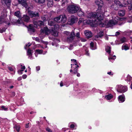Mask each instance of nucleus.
Instances as JSON below:
<instances>
[{"instance_id":"obj_23","label":"nucleus","mask_w":132,"mask_h":132,"mask_svg":"<svg viewBox=\"0 0 132 132\" xmlns=\"http://www.w3.org/2000/svg\"><path fill=\"white\" fill-rule=\"evenodd\" d=\"M22 19L24 21L27 22L29 21L30 18L28 16L24 15L22 17Z\"/></svg>"},{"instance_id":"obj_42","label":"nucleus","mask_w":132,"mask_h":132,"mask_svg":"<svg viewBox=\"0 0 132 132\" xmlns=\"http://www.w3.org/2000/svg\"><path fill=\"white\" fill-rule=\"evenodd\" d=\"M6 28H3L2 29H0V32L2 33L3 32H4L6 30Z\"/></svg>"},{"instance_id":"obj_35","label":"nucleus","mask_w":132,"mask_h":132,"mask_svg":"<svg viewBox=\"0 0 132 132\" xmlns=\"http://www.w3.org/2000/svg\"><path fill=\"white\" fill-rule=\"evenodd\" d=\"M90 47L91 49L94 50L96 49V48L94 46V43L92 42L90 44Z\"/></svg>"},{"instance_id":"obj_41","label":"nucleus","mask_w":132,"mask_h":132,"mask_svg":"<svg viewBox=\"0 0 132 132\" xmlns=\"http://www.w3.org/2000/svg\"><path fill=\"white\" fill-rule=\"evenodd\" d=\"M36 52L38 53L39 54H41L42 53L43 50H36Z\"/></svg>"},{"instance_id":"obj_1","label":"nucleus","mask_w":132,"mask_h":132,"mask_svg":"<svg viewBox=\"0 0 132 132\" xmlns=\"http://www.w3.org/2000/svg\"><path fill=\"white\" fill-rule=\"evenodd\" d=\"M95 14L93 12H90L88 14L87 17L89 18L88 20H84V19L82 18H80L79 19L78 23L79 24L82 23V21L83 23H85L87 24H89L93 27H94L95 24L100 23H101V20H100V18H98L97 19L96 17Z\"/></svg>"},{"instance_id":"obj_24","label":"nucleus","mask_w":132,"mask_h":132,"mask_svg":"<svg viewBox=\"0 0 132 132\" xmlns=\"http://www.w3.org/2000/svg\"><path fill=\"white\" fill-rule=\"evenodd\" d=\"M125 13V10H121L119 11L118 12V14L120 16H123Z\"/></svg>"},{"instance_id":"obj_20","label":"nucleus","mask_w":132,"mask_h":132,"mask_svg":"<svg viewBox=\"0 0 132 132\" xmlns=\"http://www.w3.org/2000/svg\"><path fill=\"white\" fill-rule=\"evenodd\" d=\"M104 12L103 14H103H104ZM103 17H103V19L102 20H101V22L100 23H99V24H95V26L94 27L96 26V25H102V26L103 27L104 26V25H106V21H104V20Z\"/></svg>"},{"instance_id":"obj_39","label":"nucleus","mask_w":132,"mask_h":132,"mask_svg":"<svg viewBox=\"0 0 132 132\" xmlns=\"http://www.w3.org/2000/svg\"><path fill=\"white\" fill-rule=\"evenodd\" d=\"M14 15L18 17H20V11H18L15 12L14 13Z\"/></svg>"},{"instance_id":"obj_17","label":"nucleus","mask_w":132,"mask_h":132,"mask_svg":"<svg viewBox=\"0 0 132 132\" xmlns=\"http://www.w3.org/2000/svg\"><path fill=\"white\" fill-rule=\"evenodd\" d=\"M19 3L26 8L27 7V4L26 0H18Z\"/></svg>"},{"instance_id":"obj_56","label":"nucleus","mask_w":132,"mask_h":132,"mask_svg":"<svg viewBox=\"0 0 132 132\" xmlns=\"http://www.w3.org/2000/svg\"><path fill=\"white\" fill-rule=\"evenodd\" d=\"M9 69L11 71H13V68L11 67H9Z\"/></svg>"},{"instance_id":"obj_14","label":"nucleus","mask_w":132,"mask_h":132,"mask_svg":"<svg viewBox=\"0 0 132 132\" xmlns=\"http://www.w3.org/2000/svg\"><path fill=\"white\" fill-rule=\"evenodd\" d=\"M84 34L88 38L91 37L92 36V34L90 31L88 30L85 31Z\"/></svg>"},{"instance_id":"obj_34","label":"nucleus","mask_w":132,"mask_h":132,"mask_svg":"<svg viewBox=\"0 0 132 132\" xmlns=\"http://www.w3.org/2000/svg\"><path fill=\"white\" fill-rule=\"evenodd\" d=\"M68 2V0H62V6L67 4Z\"/></svg>"},{"instance_id":"obj_64","label":"nucleus","mask_w":132,"mask_h":132,"mask_svg":"<svg viewBox=\"0 0 132 132\" xmlns=\"http://www.w3.org/2000/svg\"><path fill=\"white\" fill-rule=\"evenodd\" d=\"M116 35H119V34H120V33L119 32H116Z\"/></svg>"},{"instance_id":"obj_47","label":"nucleus","mask_w":132,"mask_h":132,"mask_svg":"<svg viewBox=\"0 0 132 132\" xmlns=\"http://www.w3.org/2000/svg\"><path fill=\"white\" fill-rule=\"evenodd\" d=\"M76 125H74L73 124H72L70 126V128H73L75 127V126Z\"/></svg>"},{"instance_id":"obj_12","label":"nucleus","mask_w":132,"mask_h":132,"mask_svg":"<svg viewBox=\"0 0 132 132\" xmlns=\"http://www.w3.org/2000/svg\"><path fill=\"white\" fill-rule=\"evenodd\" d=\"M34 27L35 28H37L38 26H41L43 25L44 24V23L43 21L39 20L37 21H34Z\"/></svg>"},{"instance_id":"obj_5","label":"nucleus","mask_w":132,"mask_h":132,"mask_svg":"<svg viewBox=\"0 0 132 132\" xmlns=\"http://www.w3.org/2000/svg\"><path fill=\"white\" fill-rule=\"evenodd\" d=\"M105 50L107 53L109 55L108 56V59L111 62H113L114 59H116V56L115 55L112 56L113 54V53H111V48L110 46H106L105 47Z\"/></svg>"},{"instance_id":"obj_30","label":"nucleus","mask_w":132,"mask_h":132,"mask_svg":"<svg viewBox=\"0 0 132 132\" xmlns=\"http://www.w3.org/2000/svg\"><path fill=\"white\" fill-rule=\"evenodd\" d=\"M60 15L57 17H56L54 18V20L55 22H60Z\"/></svg>"},{"instance_id":"obj_28","label":"nucleus","mask_w":132,"mask_h":132,"mask_svg":"<svg viewBox=\"0 0 132 132\" xmlns=\"http://www.w3.org/2000/svg\"><path fill=\"white\" fill-rule=\"evenodd\" d=\"M113 97V96L111 94L106 95L105 96V98L108 100H110Z\"/></svg>"},{"instance_id":"obj_7","label":"nucleus","mask_w":132,"mask_h":132,"mask_svg":"<svg viewBox=\"0 0 132 132\" xmlns=\"http://www.w3.org/2000/svg\"><path fill=\"white\" fill-rule=\"evenodd\" d=\"M116 89L117 92L121 93L126 92L128 89L127 86L121 85H117L116 86Z\"/></svg>"},{"instance_id":"obj_60","label":"nucleus","mask_w":132,"mask_h":132,"mask_svg":"<svg viewBox=\"0 0 132 132\" xmlns=\"http://www.w3.org/2000/svg\"><path fill=\"white\" fill-rule=\"evenodd\" d=\"M54 36H58V33L56 31L55 33L54 34Z\"/></svg>"},{"instance_id":"obj_38","label":"nucleus","mask_w":132,"mask_h":132,"mask_svg":"<svg viewBox=\"0 0 132 132\" xmlns=\"http://www.w3.org/2000/svg\"><path fill=\"white\" fill-rule=\"evenodd\" d=\"M54 28L55 31H57V30L59 28V26L57 24H55L54 25Z\"/></svg>"},{"instance_id":"obj_15","label":"nucleus","mask_w":132,"mask_h":132,"mask_svg":"<svg viewBox=\"0 0 132 132\" xmlns=\"http://www.w3.org/2000/svg\"><path fill=\"white\" fill-rule=\"evenodd\" d=\"M60 22L61 23H65L67 20V18L65 15H60Z\"/></svg>"},{"instance_id":"obj_50","label":"nucleus","mask_w":132,"mask_h":132,"mask_svg":"<svg viewBox=\"0 0 132 132\" xmlns=\"http://www.w3.org/2000/svg\"><path fill=\"white\" fill-rule=\"evenodd\" d=\"M76 36L77 37L79 38L80 37V33L79 32L77 33L76 35Z\"/></svg>"},{"instance_id":"obj_16","label":"nucleus","mask_w":132,"mask_h":132,"mask_svg":"<svg viewBox=\"0 0 132 132\" xmlns=\"http://www.w3.org/2000/svg\"><path fill=\"white\" fill-rule=\"evenodd\" d=\"M2 16L0 17V24L1 23L4 21V18H5L7 16L6 13H4V14L3 12L2 13Z\"/></svg>"},{"instance_id":"obj_10","label":"nucleus","mask_w":132,"mask_h":132,"mask_svg":"<svg viewBox=\"0 0 132 132\" xmlns=\"http://www.w3.org/2000/svg\"><path fill=\"white\" fill-rule=\"evenodd\" d=\"M78 20V18L76 16H72L70 17L69 22L70 24L71 25L77 22Z\"/></svg>"},{"instance_id":"obj_31","label":"nucleus","mask_w":132,"mask_h":132,"mask_svg":"<svg viewBox=\"0 0 132 132\" xmlns=\"http://www.w3.org/2000/svg\"><path fill=\"white\" fill-rule=\"evenodd\" d=\"M35 2L39 4H42L44 3L45 2V0H33Z\"/></svg>"},{"instance_id":"obj_48","label":"nucleus","mask_w":132,"mask_h":132,"mask_svg":"<svg viewBox=\"0 0 132 132\" xmlns=\"http://www.w3.org/2000/svg\"><path fill=\"white\" fill-rule=\"evenodd\" d=\"M46 130L49 132H52L51 130L49 128H47L46 129Z\"/></svg>"},{"instance_id":"obj_26","label":"nucleus","mask_w":132,"mask_h":132,"mask_svg":"<svg viewBox=\"0 0 132 132\" xmlns=\"http://www.w3.org/2000/svg\"><path fill=\"white\" fill-rule=\"evenodd\" d=\"M53 0H49L47 6L49 7H52L53 4Z\"/></svg>"},{"instance_id":"obj_58","label":"nucleus","mask_w":132,"mask_h":132,"mask_svg":"<svg viewBox=\"0 0 132 132\" xmlns=\"http://www.w3.org/2000/svg\"><path fill=\"white\" fill-rule=\"evenodd\" d=\"M22 79V77H19L18 78V81L21 80Z\"/></svg>"},{"instance_id":"obj_33","label":"nucleus","mask_w":132,"mask_h":132,"mask_svg":"<svg viewBox=\"0 0 132 132\" xmlns=\"http://www.w3.org/2000/svg\"><path fill=\"white\" fill-rule=\"evenodd\" d=\"M104 34L103 32V31H100L99 32H98L97 36V37H102Z\"/></svg>"},{"instance_id":"obj_18","label":"nucleus","mask_w":132,"mask_h":132,"mask_svg":"<svg viewBox=\"0 0 132 132\" xmlns=\"http://www.w3.org/2000/svg\"><path fill=\"white\" fill-rule=\"evenodd\" d=\"M28 30L30 34H31V32H35V30L34 28L33 25L30 24L29 25Z\"/></svg>"},{"instance_id":"obj_29","label":"nucleus","mask_w":132,"mask_h":132,"mask_svg":"<svg viewBox=\"0 0 132 132\" xmlns=\"http://www.w3.org/2000/svg\"><path fill=\"white\" fill-rule=\"evenodd\" d=\"M122 50H127L129 49V48L127 45H123L122 46Z\"/></svg>"},{"instance_id":"obj_52","label":"nucleus","mask_w":132,"mask_h":132,"mask_svg":"<svg viewBox=\"0 0 132 132\" xmlns=\"http://www.w3.org/2000/svg\"><path fill=\"white\" fill-rule=\"evenodd\" d=\"M88 50H86V54L87 56L89 55V54L88 52Z\"/></svg>"},{"instance_id":"obj_6","label":"nucleus","mask_w":132,"mask_h":132,"mask_svg":"<svg viewBox=\"0 0 132 132\" xmlns=\"http://www.w3.org/2000/svg\"><path fill=\"white\" fill-rule=\"evenodd\" d=\"M64 33L67 36H68L67 38V41L69 42H71L73 39L74 37L75 36L74 32L72 31L70 33L67 31H65L64 32Z\"/></svg>"},{"instance_id":"obj_11","label":"nucleus","mask_w":132,"mask_h":132,"mask_svg":"<svg viewBox=\"0 0 132 132\" xmlns=\"http://www.w3.org/2000/svg\"><path fill=\"white\" fill-rule=\"evenodd\" d=\"M41 34H45L48 35L50 33V31L47 27H44L43 29H41L40 30Z\"/></svg>"},{"instance_id":"obj_55","label":"nucleus","mask_w":132,"mask_h":132,"mask_svg":"<svg viewBox=\"0 0 132 132\" xmlns=\"http://www.w3.org/2000/svg\"><path fill=\"white\" fill-rule=\"evenodd\" d=\"M35 40L37 41H38L39 40V39L38 37H36L35 38Z\"/></svg>"},{"instance_id":"obj_21","label":"nucleus","mask_w":132,"mask_h":132,"mask_svg":"<svg viewBox=\"0 0 132 132\" xmlns=\"http://www.w3.org/2000/svg\"><path fill=\"white\" fill-rule=\"evenodd\" d=\"M126 41L127 39L125 37H123L120 38L119 43H116V44H119L126 42Z\"/></svg>"},{"instance_id":"obj_63","label":"nucleus","mask_w":132,"mask_h":132,"mask_svg":"<svg viewBox=\"0 0 132 132\" xmlns=\"http://www.w3.org/2000/svg\"><path fill=\"white\" fill-rule=\"evenodd\" d=\"M129 9L130 10H131V12H132V4H131V7H130V8L129 7Z\"/></svg>"},{"instance_id":"obj_27","label":"nucleus","mask_w":132,"mask_h":132,"mask_svg":"<svg viewBox=\"0 0 132 132\" xmlns=\"http://www.w3.org/2000/svg\"><path fill=\"white\" fill-rule=\"evenodd\" d=\"M3 3H5V4L7 5L8 4H10L11 1V0H1Z\"/></svg>"},{"instance_id":"obj_43","label":"nucleus","mask_w":132,"mask_h":132,"mask_svg":"<svg viewBox=\"0 0 132 132\" xmlns=\"http://www.w3.org/2000/svg\"><path fill=\"white\" fill-rule=\"evenodd\" d=\"M47 16L46 15H44L41 18L44 21H45L46 20H47V19H46Z\"/></svg>"},{"instance_id":"obj_51","label":"nucleus","mask_w":132,"mask_h":132,"mask_svg":"<svg viewBox=\"0 0 132 132\" xmlns=\"http://www.w3.org/2000/svg\"><path fill=\"white\" fill-rule=\"evenodd\" d=\"M36 69L37 71L39 70L40 69V67L39 66L36 67Z\"/></svg>"},{"instance_id":"obj_36","label":"nucleus","mask_w":132,"mask_h":132,"mask_svg":"<svg viewBox=\"0 0 132 132\" xmlns=\"http://www.w3.org/2000/svg\"><path fill=\"white\" fill-rule=\"evenodd\" d=\"M14 127V129H15L18 132L19 131L20 128L19 126L18 125H15Z\"/></svg>"},{"instance_id":"obj_54","label":"nucleus","mask_w":132,"mask_h":132,"mask_svg":"<svg viewBox=\"0 0 132 132\" xmlns=\"http://www.w3.org/2000/svg\"><path fill=\"white\" fill-rule=\"evenodd\" d=\"M81 41L83 42H85L86 41V40L85 39L81 38L80 39Z\"/></svg>"},{"instance_id":"obj_61","label":"nucleus","mask_w":132,"mask_h":132,"mask_svg":"<svg viewBox=\"0 0 132 132\" xmlns=\"http://www.w3.org/2000/svg\"><path fill=\"white\" fill-rule=\"evenodd\" d=\"M107 73L110 75H113L112 74L111 72V71L108 72Z\"/></svg>"},{"instance_id":"obj_45","label":"nucleus","mask_w":132,"mask_h":132,"mask_svg":"<svg viewBox=\"0 0 132 132\" xmlns=\"http://www.w3.org/2000/svg\"><path fill=\"white\" fill-rule=\"evenodd\" d=\"M1 108L3 110L6 111V110L7 109V108L5 106H1Z\"/></svg>"},{"instance_id":"obj_53","label":"nucleus","mask_w":132,"mask_h":132,"mask_svg":"<svg viewBox=\"0 0 132 132\" xmlns=\"http://www.w3.org/2000/svg\"><path fill=\"white\" fill-rule=\"evenodd\" d=\"M60 85L61 87H62L63 86V82L62 81H61L60 84Z\"/></svg>"},{"instance_id":"obj_22","label":"nucleus","mask_w":132,"mask_h":132,"mask_svg":"<svg viewBox=\"0 0 132 132\" xmlns=\"http://www.w3.org/2000/svg\"><path fill=\"white\" fill-rule=\"evenodd\" d=\"M77 15L79 16H82L84 15V13L81 10V9L80 7V9L78 10L77 12Z\"/></svg>"},{"instance_id":"obj_3","label":"nucleus","mask_w":132,"mask_h":132,"mask_svg":"<svg viewBox=\"0 0 132 132\" xmlns=\"http://www.w3.org/2000/svg\"><path fill=\"white\" fill-rule=\"evenodd\" d=\"M131 2V0H129L127 2L123 3V4H122L119 0H114V3L116 5H112L111 6V7H113L114 10H117L118 8L117 6H119L120 7H121L122 6L126 7L127 5L130 4Z\"/></svg>"},{"instance_id":"obj_46","label":"nucleus","mask_w":132,"mask_h":132,"mask_svg":"<svg viewBox=\"0 0 132 132\" xmlns=\"http://www.w3.org/2000/svg\"><path fill=\"white\" fill-rule=\"evenodd\" d=\"M31 44L30 43H29L28 44H27L26 45V46H24V48L25 49H26V47H29L30 46Z\"/></svg>"},{"instance_id":"obj_19","label":"nucleus","mask_w":132,"mask_h":132,"mask_svg":"<svg viewBox=\"0 0 132 132\" xmlns=\"http://www.w3.org/2000/svg\"><path fill=\"white\" fill-rule=\"evenodd\" d=\"M124 96L123 95L119 96L118 97V100L120 103H122L125 101Z\"/></svg>"},{"instance_id":"obj_37","label":"nucleus","mask_w":132,"mask_h":132,"mask_svg":"<svg viewBox=\"0 0 132 132\" xmlns=\"http://www.w3.org/2000/svg\"><path fill=\"white\" fill-rule=\"evenodd\" d=\"M132 80V78L130 77L129 75H128L127 78L125 79V80L126 81H130Z\"/></svg>"},{"instance_id":"obj_59","label":"nucleus","mask_w":132,"mask_h":132,"mask_svg":"<svg viewBox=\"0 0 132 132\" xmlns=\"http://www.w3.org/2000/svg\"><path fill=\"white\" fill-rule=\"evenodd\" d=\"M23 69H22L21 70H19V72H21V73H20V74H22V72L23 71Z\"/></svg>"},{"instance_id":"obj_8","label":"nucleus","mask_w":132,"mask_h":132,"mask_svg":"<svg viewBox=\"0 0 132 132\" xmlns=\"http://www.w3.org/2000/svg\"><path fill=\"white\" fill-rule=\"evenodd\" d=\"M118 22H119V25H120L122 24L123 21H118L116 20H111L108 22L107 23V26L108 27H111L117 24Z\"/></svg>"},{"instance_id":"obj_40","label":"nucleus","mask_w":132,"mask_h":132,"mask_svg":"<svg viewBox=\"0 0 132 132\" xmlns=\"http://www.w3.org/2000/svg\"><path fill=\"white\" fill-rule=\"evenodd\" d=\"M78 67H79L78 65H77V67L76 66V67H73V68H75L73 70V73H76L78 71L77 68Z\"/></svg>"},{"instance_id":"obj_44","label":"nucleus","mask_w":132,"mask_h":132,"mask_svg":"<svg viewBox=\"0 0 132 132\" xmlns=\"http://www.w3.org/2000/svg\"><path fill=\"white\" fill-rule=\"evenodd\" d=\"M20 65L21 67V69L24 70L25 69V67L23 64H20Z\"/></svg>"},{"instance_id":"obj_13","label":"nucleus","mask_w":132,"mask_h":132,"mask_svg":"<svg viewBox=\"0 0 132 132\" xmlns=\"http://www.w3.org/2000/svg\"><path fill=\"white\" fill-rule=\"evenodd\" d=\"M33 53V51L32 50H31L30 49L28 50L27 52V55L28 56V58L32 60L33 59L32 56V53Z\"/></svg>"},{"instance_id":"obj_4","label":"nucleus","mask_w":132,"mask_h":132,"mask_svg":"<svg viewBox=\"0 0 132 132\" xmlns=\"http://www.w3.org/2000/svg\"><path fill=\"white\" fill-rule=\"evenodd\" d=\"M80 9V6L78 5L73 4L69 5L67 8V10L70 13L74 14L77 12Z\"/></svg>"},{"instance_id":"obj_49","label":"nucleus","mask_w":132,"mask_h":132,"mask_svg":"<svg viewBox=\"0 0 132 132\" xmlns=\"http://www.w3.org/2000/svg\"><path fill=\"white\" fill-rule=\"evenodd\" d=\"M27 77V75H23L22 76V77L23 79H25Z\"/></svg>"},{"instance_id":"obj_32","label":"nucleus","mask_w":132,"mask_h":132,"mask_svg":"<svg viewBox=\"0 0 132 132\" xmlns=\"http://www.w3.org/2000/svg\"><path fill=\"white\" fill-rule=\"evenodd\" d=\"M48 24L50 26H52L54 24V23L53 20H50L48 22Z\"/></svg>"},{"instance_id":"obj_57","label":"nucleus","mask_w":132,"mask_h":132,"mask_svg":"<svg viewBox=\"0 0 132 132\" xmlns=\"http://www.w3.org/2000/svg\"><path fill=\"white\" fill-rule=\"evenodd\" d=\"M29 123H28L27 124H26V128H28L29 127Z\"/></svg>"},{"instance_id":"obj_62","label":"nucleus","mask_w":132,"mask_h":132,"mask_svg":"<svg viewBox=\"0 0 132 132\" xmlns=\"http://www.w3.org/2000/svg\"><path fill=\"white\" fill-rule=\"evenodd\" d=\"M127 22L129 23H131L132 22V20L131 19L130 20H128L127 21Z\"/></svg>"},{"instance_id":"obj_2","label":"nucleus","mask_w":132,"mask_h":132,"mask_svg":"<svg viewBox=\"0 0 132 132\" xmlns=\"http://www.w3.org/2000/svg\"><path fill=\"white\" fill-rule=\"evenodd\" d=\"M95 3L98 5V8L97 11V13H94L95 14L96 18L97 19L98 18H100V20H101V21L103 18V14L105 12L104 8H101L103 5V2L102 0H96L95 1Z\"/></svg>"},{"instance_id":"obj_9","label":"nucleus","mask_w":132,"mask_h":132,"mask_svg":"<svg viewBox=\"0 0 132 132\" xmlns=\"http://www.w3.org/2000/svg\"><path fill=\"white\" fill-rule=\"evenodd\" d=\"M28 13L31 17L39 16V13L36 12H33L31 11L28 10Z\"/></svg>"},{"instance_id":"obj_25","label":"nucleus","mask_w":132,"mask_h":132,"mask_svg":"<svg viewBox=\"0 0 132 132\" xmlns=\"http://www.w3.org/2000/svg\"><path fill=\"white\" fill-rule=\"evenodd\" d=\"M71 61H73L74 63L73 64H71V68H72V65H73V67H76V66H77V62H76V60L75 59H71Z\"/></svg>"}]
</instances>
